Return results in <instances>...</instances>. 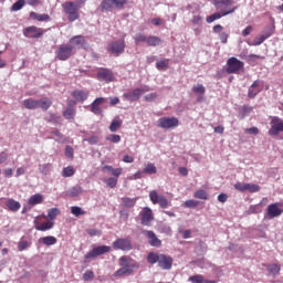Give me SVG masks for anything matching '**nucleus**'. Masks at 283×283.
Returning a JSON list of instances; mask_svg holds the SVG:
<instances>
[{"label":"nucleus","instance_id":"bf43d9fd","mask_svg":"<svg viewBox=\"0 0 283 283\" xmlns=\"http://www.w3.org/2000/svg\"><path fill=\"white\" fill-rule=\"evenodd\" d=\"M234 189H237V191H247V184L237 182L234 184Z\"/></svg>","mask_w":283,"mask_h":283},{"label":"nucleus","instance_id":"1a4fd4ad","mask_svg":"<svg viewBox=\"0 0 283 283\" xmlns=\"http://www.w3.org/2000/svg\"><path fill=\"white\" fill-rule=\"evenodd\" d=\"M151 92V87L144 86L143 88H135L133 92L124 93L123 98L125 101H129L130 103H135V101H138L143 94Z\"/></svg>","mask_w":283,"mask_h":283},{"label":"nucleus","instance_id":"864d4df0","mask_svg":"<svg viewBox=\"0 0 283 283\" xmlns=\"http://www.w3.org/2000/svg\"><path fill=\"white\" fill-rule=\"evenodd\" d=\"M93 279H94V271H92V270H87V271L83 274V280H84V282H92Z\"/></svg>","mask_w":283,"mask_h":283},{"label":"nucleus","instance_id":"c756f323","mask_svg":"<svg viewBox=\"0 0 283 283\" xmlns=\"http://www.w3.org/2000/svg\"><path fill=\"white\" fill-rule=\"evenodd\" d=\"M146 43L148 48H156V45H160L163 43V40L156 35H149Z\"/></svg>","mask_w":283,"mask_h":283},{"label":"nucleus","instance_id":"e433bc0d","mask_svg":"<svg viewBox=\"0 0 283 283\" xmlns=\"http://www.w3.org/2000/svg\"><path fill=\"white\" fill-rule=\"evenodd\" d=\"M71 213L73 216H75V218H80V216H85V213H87V212L78 206H73V207H71Z\"/></svg>","mask_w":283,"mask_h":283},{"label":"nucleus","instance_id":"58836bf2","mask_svg":"<svg viewBox=\"0 0 283 283\" xmlns=\"http://www.w3.org/2000/svg\"><path fill=\"white\" fill-rule=\"evenodd\" d=\"M193 198H197L198 200H209V195L207 191L199 189L193 193Z\"/></svg>","mask_w":283,"mask_h":283},{"label":"nucleus","instance_id":"39448f33","mask_svg":"<svg viewBox=\"0 0 283 283\" xmlns=\"http://www.w3.org/2000/svg\"><path fill=\"white\" fill-rule=\"evenodd\" d=\"M214 6L221 10L222 17L233 14L238 10V7H233V0H214Z\"/></svg>","mask_w":283,"mask_h":283},{"label":"nucleus","instance_id":"c9c22d12","mask_svg":"<svg viewBox=\"0 0 283 283\" xmlns=\"http://www.w3.org/2000/svg\"><path fill=\"white\" fill-rule=\"evenodd\" d=\"M144 172L151 176L154 174H158V168H156V165L153 163H148L144 168Z\"/></svg>","mask_w":283,"mask_h":283},{"label":"nucleus","instance_id":"aec40b11","mask_svg":"<svg viewBox=\"0 0 283 283\" xmlns=\"http://www.w3.org/2000/svg\"><path fill=\"white\" fill-rule=\"evenodd\" d=\"M105 101V97L95 98L94 102L91 104V112L96 116H101V114H103V108H101V105H103Z\"/></svg>","mask_w":283,"mask_h":283},{"label":"nucleus","instance_id":"ea45409f","mask_svg":"<svg viewBox=\"0 0 283 283\" xmlns=\"http://www.w3.org/2000/svg\"><path fill=\"white\" fill-rule=\"evenodd\" d=\"M222 11L212 13L206 18L207 23H213V21H218V19H222Z\"/></svg>","mask_w":283,"mask_h":283},{"label":"nucleus","instance_id":"7c9ffc66","mask_svg":"<svg viewBox=\"0 0 283 283\" xmlns=\"http://www.w3.org/2000/svg\"><path fill=\"white\" fill-rule=\"evenodd\" d=\"M30 18L33 19L34 21H50V14L48 13L41 14L32 11L30 13Z\"/></svg>","mask_w":283,"mask_h":283},{"label":"nucleus","instance_id":"052dcab7","mask_svg":"<svg viewBox=\"0 0 283 283\" xmlns=\"http://www.w3.org/2000/svg\"><path fill=\"white\" fill-rule=\"evenodd\" d=\"M241 112L243 114L241 118H244V116H247V114H251V112H253V107H251V106H243L241 108Z\"/></svg>","mask_w":283,"mask_h":283},{"label":"nucleus","instance_id":"f8f14e48","mask_svg":"<svg viewBox=\"0 0 283 283\" xmlns=\"http://www.w3.org/2000/svg\"><path fill=\"white\" fill-rule=\"evenodd\" d=\"M139 218L143 227H151V222H154V210L149 207H144L139 212Z\"/></svg>","mask_w":283,"mask_h":283},{"label":"nucleus","instance_id":"0eeeda50","mask_svg":"<svg viewBox=\"0 0 283 283\" xmlns=\"http://www.w3.org/2000/svg\"><path fill=\"white\" fill-rule=\"evenodd\" d=\"M227 65L226 71L228 74H240V71L244 70V62L238 60L237 57H230Z\"/></svg>","mask_w":283,"mask_h":283},{"label":"nucleus","instance_id":"6e6552de","mask_svg":"<svg viewBox=\"0 0 283 283\" xmlns=\"http://www.w3.org/2000/svg\"><path fill=\"white\" fill-rule=\"evenodd\" d=\"M180 125V120L177 117H160L157 120V127L161 129H174Z\"/></svg>","mask_w":283,"mask_h":283},{"label":"nucleus","instance_id":"dca6fc26","mask_svg":"<svg viewBox=\"0 0 283 283\" xmlns=\"http://www.w3.org/2000/svg\"><path fill=\"white\" fill-rule=\"evenodd\" d=\"M97 81L104 83H114V71L105 67H101L97 72Z\"/></svg>","mask_w":283,"mask_h":283},{"label":"nucleus","instance_id":"412c9836","mask_svg":"<svg viewBox=\"0 0 283 283\" xmlns=\"http://www.w3.org/2000/svg\"><path fill=\"white\" fill-rule=\"evenodd\" d=\"M33 224L36 231H50V229H54V221H46L41 223L39 220H34Z\"/></svg>","mask_w":283,"mask_h":283},{"label":"nucleus","instance_id":"b1692460","mask_svg":"<svg viewBox=\"0 0 283 283\" xmlns=\"http://www.w3.org/2000/svg\"><path fill=\"white\" fill-rule=\"evenodd\" d=\"M70 43L74 45V48H85V36L83 35H75L70 40Z\"/></svg>","mask_w":283,"mask_h":283},{"label":"nucleus","instance_id":"338daca9","mask_svg":"<svg viewBox=\"0 0 283 283\" xmlns=\"http://www.w3.org/2000/svg\"><path fill=\"white\" fill-rule=\"evenodd\" d=\"M253 32V27L248 25L243 31H242V36H249Z\"/></svg>","mask_w":283,"mask_h":283},{"label":"nucleus","instance_id":"3c124183","mask_svg":"<svg viewBox=\"0 0 283 283\" xmlns=\"http://www.w3.org/2000/svg\"><path fill=\"white\" fill-rule=\"evenodd\" d=\"M192 92H193V94H205V92H207V90L205 88V85L197 84V85L192 86Z\"/></svg>","mask_w":283,"mask_h":283},{"label":"nucleus","instance_id":"f704fd0d","mask_svg":"<svg viewBox=\"0 0 283 283\" xmlns=\"http://www.w3.org/2000/svg\"><path fill=\"white\" fill-rule=\"evenodd\" d=\"M136 200L137 198L132 199V198L125 197V198H122V205L123 207H127L128 209H130L132 207L136 206Z\"/></svg>","mask_w":283,"mask_h":283},{"label":"nucleus","instance_id":"5fc2aeb1","mask_svg":"<svg viewBox=\"0 0 283 283\" xmlns=\"http://www.w3.org/2000/svg\"><path fill=\"white\" fill-rule=\"evenodd\" d=\"M52 169V165L50 164H44V165H41L40 166V171L44 175V176H48V174H50Z\"/></svg>","mask_w":283,"mask_h":283},{"label":"nucleus","instance_id":"4468645a","mask_svg":"<svg viewBox=\"0 0 283 283\" xmlns=\"http://www.w3.org/2000/svg\"><path fill=\"white\" fill-rule=\"evenodd\" d=\"M109 251H112V247L99 245V247L93 248V250L87 252L84 255V258H85V260H92L94 258H98V255H105V253H109Z\"/></svg>","mask_w":283,"mask_h":283},{"label":"nucleus","instance_id":"6ab92c4d","mask_svg":"<svg viewBox=\"0 0 283 283\" xmlns=\"http://www.w3.org/2000/svg\"><path fill=\"white\" fill-rule=\"evenodd\" d=\"M143 235H146V238H148V242L150 247H156V248L163 247V241L158 239L155 231L144 230Z\"/></svg>","mask_w":283,"mask_h":283},{"label":"nucleus","instance_id":"a211bd4d","mask_svg":"<svg viewBox=\"0 0 283 283\" xmlns=\"http://www.w3.org/2000/svg\"><path fill=\"white\" fill-rule=\"evenodd\" d=\"M107 50L115 56H120L125 52V40L112 42Z\"/></svg>","mask_w":283,"mask_h":283},{"label":"nucleus","instance_id":"f3484780","mask_svg":"<svg viewBox=\"0 0 283 283\" xmlns=\"http://www.w3.org/2000/svg\"><path fill=\"white\" fill-rule=\"evenodd\" d=\"M113 249H115V251H132V239L124 238L115 240L113 242Z\"/></svg>","mask_w":283,"mask_h":283},{"label":"nucleus","instance_id":"13d9d810","mask_svg":"<svg viewBox=\"0 0 283 283\" xmlns=\"http://www.w3.org/2000/svg\"><path fill=\"white\" fill-rule=\"evenodd\" d=\"M65 156L66 158H74V148L72 146L65 147Z\"/></svg>","mask_w":283,"mask_h":283},{"label":"nucleus","instance_id":"9b49d317","mask_svg":"<svg viewBox=\"0 0 283 283\" xmlns=\"http://www.w3.org/2000/svg\"><path fill=\"white\" fill-rule=\"evenodd\" d=\"M149 199L153 205H159L161 209H167V207H169V200H167L165 196L159 195L156 190L149 192Z\"/></svg>","mask_w":283,"mask_h":283},{"label":"nucleus","instance_id":"cd10ccee","mask_svg":"<svg viewBox=\"0 0 283 283\" xmlns=\"http://www.w3.org/2000/svg\"><path fill=\"white\" fill-rule=\"evenodd\" d=\"M43 202V195L41 193H35V195H32L29 200H28V203L31 206V207H34L36 205H41Z\"/></svg>","mask_w":283,"mask_h":283},{"label":"nucleus","instance_id":"37998d69","mask_svg":"<svg viewBox=\"0 0 283 283\" xmlns=\"http://www.w3.org/2000/svg\"><path fill=\"white\" fill-rule=\"evenodd\" d=\"M188 282L205 283V276H202V274H196V275L189 276Z\"/></svg>","mask_w":283,"mask_h":283},{"label":"nucleus","instance_id":"c03bdc74","mask_svg":"<svg viewBox=\"0 0 283 283\" xmlns=\"http://www.w3.org/2000/svg\"><path fill=\"white\" fill-rule=\"evenodd\" d=\"M23 6H25V0H18L15 3L12 4L11 10L13 12H19V10L23 9Z\"/></svg>","mask_w":283,"mask_h":283},{"label":"nucleus","instance_id":"423d86ee","mask_svg":"<svg viewBox=\"0 0 283 283\" xmlns=\"http://www.w3.org/2000/svg\"><path fill=\"white\" fill-rule=\"evenodd\" d=\"M74 54V46L70 44H61L55 51V56L59 61H67Z\"/></svg>","mask_w":283,"mask_h":283},{"label":"nucleus","instance_id":"f257e3e1","mask_svg":"<svg viewBox=\"0 0 283 283\" xmlns=\"http://www.w3.org/2000/svg\"><path fill=\"white\" fill-rule=\"evenodd\" d=\"M148 264H156L164 271H169L174 266V259L166 254H160L158 252H149L147 255Z\"/></svg>","mask_w":283,"mask_h":283},{"label":"nucleus","instance_id":"20e7f679","mask_svg":"<svg viewBox=\"0 0 283 283\" xmlns=\"http://www.w3.org/2000/svg\"><path fill=\"white\" fill-rule=\"evenodd\" d=\"M127 0H103L99 4L101 12H112V10H124Z\"/></svg>","mask_w":283,"mask_h":283},{"label":"nucleus","instance_id":"473e14b6","mask_svg":"<svg viewBox=\"0 0 283 283\" xmlns=\"http://www.w3.org/2000/svg\"><path fill=\"white\" fill-rule=\"evenodd\" d=\"M63 116H64V118H66V120H74V116H76V109H74L72 107H67L63 112Z\"/></svg>","mask_w":283,"mask_h":283},{"label":"nucleus","instance_id":"c85d7f7f","mask_svg":"<svg viewBox=\"0 0 283 283\" xmlns=\"http://www.w3.org/2000/svg\"><path fill=\"white\" fill-rule=\"evenodd\" d=\"M6 207L9 209V211L17 212L19 209H21V203L14 199H9L6 203Z\"/></svg>","mask_w":283,"mask_h":283},{"label":"nucleus","instance_id":"4be33fe9","mask_svg":"<svg viewBox=\"0 0 283 283\" xmlns=\"http://www.w3.org/2000/svg\"><path fill=\"white\" fill-rule=\"evenodd\" d=\"M262 92L260 88V80H256L252 83V85L248 90V98H255V96Z\"/></svg>","mask_w":283,"mask_h":283},{"label":"nucleus","instance_id":"a18cd8bd","mask_svg":"<svg viewBox=\"0 0 283 283\" xmlns=\"http://www.w3.org/2000/svg\"><path fill=\"white\" fill-rule=\"evenodd\" d=\"M192 14H195L192 17L191 22L195 23V25H200V23H202V15H200V9H197V14L196 12H192Z\"/></svg>","mask_w":283,"mask_h":283},{"label":"nucleus","instance_id":"2eb2a0df","mask_svg":"<svg viewBox=\"0 0 283 283\" xmlns=\"http://www.w3.org/2000/svg\"><path fill=\"white\" fill-rule=\"evenodd\" d=\"M43 34H45V30H43L42 28H39V27H27L23 30V35L27 39H41V36H43Z\"/></svg>","mask_w":283,"mask_h":283},{"label":"nucleus","instance_id":"393cba45","mask_svg":"<svg viewBox=\"0 0 283 283\" xmlns=\"http://www.w3.org/2000/svg\"><path fill=\"white\" fill-rule=\"evenodd\" d=\"M38 107L43 109V112H48L52 107V99L50 97L38 99Z\"/></svg>","mask_w":283,"mask_h":283},{"label":"nucleus","instance_id":"603ef678","mask_svg":"<svg viewBox=\"0 0 283 283\" xmlns=\"http://www.w3.org/2000/svg\"><path fill=\"white\" fill-rule=\"evenodd\" d=\"M105 182L107 187H109V189H115L116 185H118V179L109 177L108 179L105 180Z\"/></svg>","mask_w":283,"mask_h":283},{"label":"nucleus","instance_id":"774afa93","mask_svg":"<svg viewBox=\"0 0 283 283\" xmlns=\"http://www.w3.org/2000/svg\"><path fill=\"white\" fill-rule=\"evenodd\" d=\"M219 39L221 43H227V41H229V34L227 32H221Z\"/></svg>","mask_w":283,"mask_h":283},{"label":"nucleus","instance_id":"5701e85b","mask_svg":"<svg viewBox=\"0 0 283 283\" xmlns=\"http://www.w3.org/2000/svg\"><path fill=\"white\" fill-rule=\"evenodd\" d=\"M73 98L77 101L78 103H84L86 98L90 96V92L83 91V90H76L72 92Z\"/></svg>","mask_w":283,"mask_h":283},{"label":"nucleus","instance_id":"9d476101","mask_svg":"<svg viewBox=\"0 0 283 283\" xmlns=\"http://www.w3.org/2000/svg\"><path fill=\"white\" fill-rule=\"evenodd\" d=\"M270 125L271 128L268 132L269 136H280L281 132H283V119L277 116H273L271 117Z\"/></svg>","mask_w":283,"mask_h":283},{"label":"nucleus","instance_id":"bb28decb","mask_svg":"<svg viewBox=\"0 0 283 283\" xmlns=\"http://www.w3.org/2000/svg\"><path fill=\"white\" fill-rule=\"evenodd\" d=\"M25 109H39V99L27 98L23 101Z\"/></svg>","mask_w":283,"mask_h":283},{"label":"nucleus","instance_id":"49530a36","mask_svg":"<svg viewBox=\"0 0 283 283\" xmlns=\"http://www.w3.org/2000/svg\"><path fill=\"white\" fill-rule=\"evenodd\" d=\"M198 205H200L199 201L189 199V200L185 201L184 207H186L187 209H196V207H198Z\"/></svg>","mask_w":283,"mask_h":283},{"label":"nucleus","instance_id":"0e129e2a","mask_svg":"<svg viewBox=\"0 0 283 283\" xmlns=\"http://www.w3.org/2000/svg\"><path fill=\"white\" fill-rule=\"evenodd\" d=\"M245 134H253L254 136H258V134H260V129L258 127L247 128Z\"/></svg>","mask_w":283,"mask_h":283},{"label":"nucleus","instance_id":"680f3d73","mask_svg":"<svg viewBox=\"0 0 283 283\" xmlns=\"http://www.w3.org/2000/svg\"><path fill=\"white\" fill-rule=\"evenodd\" d=\"M251 213H262V207L260 205H254L250 207Z\"/></svg>","mask_w":283,"mask_h":283},{"label":"nucleus","instance_id":"a878e982","mask_svg":"<svg viewBox=\"0 0 283 283\" xmlns=\"http://www.w3.org/2000/svg\"><path fill=\"white\" fill-rule=\"evenodd\" d=\"M268 272L270 275H273V277L280 275V271H282V266L277 263H272L266 265Z\"/></svg>","mask_w":283,"mask_h":283},{"label":"nucleus","instance_id":"6e6d98bb","mask_svg":"<svg viewBox=\"0 0 283 283\" xmlns=\"http://www.w3.org/2000/svg\"><path fill=\"white\" fill-rule=\"evenodd\" d=\"M149 36L143 34V33H139L137 35H135V43H147V39Z\"/></svg>","mask_w":283,"mask_h":283},{"label":"nucleus","instance_id":"79ce46f5","mask_svg":"<svg viewBox=\"0 0 283 283\" xmlns=\"http://www.w3.org/2000/svg\"><path fill=\"white\" fill-rule=\"evenodd\" d=\"M245 191L258 193V191H260V186L256 184H245Z\"/></svg>","mask_w":283,"mask_h":283},{"label":"nucleus","instance_id":"72a5a7b5","mask_svg":"<svg viewBox=\"0 0 283 283\" xmlns=\"http://www.w3.org/2000/svg\"><path fill=\"white\" fill-rule=\"evenodd\" d=\"M120 127H123V120L113 119L109 125V132H113V133L118 132Z\"/></svg>","mask_w":283,"mask_h":283},{"label":"nucleus","instance_id":"4c0bfd02","mask_svg":"<svg viewBox=\"0 0 283 283\" xmlns=\"http://www.w3.org/2000/svg\"><path fill=\"white\" fill-rule=\"evenodd\" d=\"M74 174H76V170H74V167H72V166H67V167L63 168V170H62L63 178H72V176H74Z\"/></svg>","mask_w":283,"mask_h":283},{"label":"nucleus","instance_id":"f03ea898","mask_svg":"<svg viewBox=\"0 0 283 283\" xmlns=\"http://www.w3.org/2000/svg\"><path fill=\"white\" fill-rule=\"evenodd\" d=\"M119 269L114 272V277H125L127 275H132L134 273V269H138V265L132 264V259L128 256L119 258Z\"/></svg>","mask_w":283,"mask_h":283},{"label":"nucleus","instance_id":"a19ab883","mask_svg":"<svg viewBox=\"0 0 283 283\" xmlns=\"http://www.w3.org/2000/svg\"><path fill=\"white\" fill-rule=\"evenodd\" d=\"M61 214V210H59V208H52L49 210L48 212V219L49 220H56V216Z\"/></svg>","mask_w":283,"mask_h":283},{"label":"nucleus","instance_id":"7ed1b4c3","mask_svg":"<svg viewBox=\"0 0 283 283\" xmlns=\"http://www.w3.org/2000/svg\"><path fill=\"white\" fill-rule=\"evenodd\" d=\"M62 8L71 23H74V21H77V19L81 18V13H78V10H81V4L74 1H66L62 4Z\"/></svg>","mask_w":283,"mask_h":283},{"label":"nucleus","instance_id":"69168bd1","mask_svg":"<svg viewBox=\"0 0 283 283\" xmlns=\"http://www.w3.org/2000/svg\"><path fill=\"white\" fill-rule=\"evenodd\" d=\"M28 241H20L18 244V250L19 251H25V249H28Z\"/></svg>","mask_w":283,"mask_h":283},{"label":"nucleus","instance_id":"8fccbe9b","mask_svg":"<svg viewBox=\"0 0 283 283\" xmlns=\"http://www.w3.org/2000/svg\"><path fill=\"white\" fill-rule=\"evenodd\" d=\"M106 140H108V143L118 144L120 143L122 138L120 135L112 134L106 137Z\"/></svg>","mask_w":283,"mask_h":283},{"label":"nucleus","instance_id":"4d7b16f0","mask_svg":"<svg viewBox=\"0 0 283 283\" xmlns=\"http://www.w3.org/2000/svg\"><path fill=\"white\" fill-rule=\"evenodd\" d=\"M158 98V93H150L144 97L147 103H154Z\"/></svg>","mask_w":283,"mask_h":283},{"label":"nucleus","instance_id":"e2e57ef3","mask_svg":"<svg viewBox=\"0 0 283 283\" xmlns=\"http://www.w3.org/2000/svg\"><path fill=\"white\" fill-rule=\"evenodd\" d=\"M111 174L115 178H119L123 174V168H113V171H111Z\"/></svg>","mask_w":283,"mask_h":283},{"label":"nucleus","instance_id":"2f4dec72","mask_svg":"<svg viewBox=\"0 0 283 283\" xmlns=\"http://www.w3.org/2000/svg\"><path fill=\"white\" fill-rule=\"evenodd\" d=\"M42 244H45V247H52L56 244L57 240L55 237L49 235V237H43L39 240Z\"/></svg>","mask_w":283,"mask_h":283},{"label":"nucleus","instance_id":"09e8293b","mask_svg":"<svg viewBox=\"0 0 283 283\" xmlns=\"http://www.w3.org/2000/svg\"><path fill=\"white\" fill-rule=\"evenodd\" d=\"M81 193H83V189H81V187H73L69 190V196H72V198H76V196H81Z\"/></svg>","mask_w":283,"mask_h":283},{"label":"nucleus","instance_id":"ddd939ff","mask_svg":"<svg viewBox=\"0 0 283 283\" xmlns=\"http://www.w3.org/2000/svg\"><path fill=\"white\" fill-rule=\"evenodd\" d=\"M283 213V203L282 202H275L270 206H268L266 209V217L269 220H273V218H280V216Z\"/></svg>","mask_w":283,"mask_h":283},{"label":"nucleus","instance_id":"de8ad7c7","mask_svg":"<svg viewBox=\"0 0 283 283\" xmlns=\"http://www.w3.org/2000/svg\"><path fill=\"white\" fill-rule=\"evenodd\" d=\"M157 70H167L169 67V60L165 59L156 63Z\"/></svg>","mask_w":283,"mask_h":283}]
</instances>
